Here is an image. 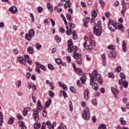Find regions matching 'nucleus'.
I'll use <instances>...</instances> for the list:
<instances>
[{
  "label": "nucleus",
  "mask_w": 129,
  "mask_h": 129,
  "mask_svg": "<svg viewBox=\"0 0 129 129\" xmlns=\"http://www.w3.org/2000/svg\"><path fill=\"white\" fill-rule=\"evenodd\" d=\"M36 47L37 50H39V49H41L42 48V45H41L39 43H38L36 44Z\"/></svg>",
  "instance_id": "ea45409f"
},
{
  "label": "nucleus",
  "mask_w": 129,
  "mask_h": 129,
  "mask_svg": "<svg viewBox=\"0 0 129 129\" xmlns=\"http://www.w3.org/2000/svg\"><path fill=\"white\" fill-rule=\"evenodd\" d=\"M74 70L75 71H76V72H78L79 75H82L83 74V72L81 71L80 69H75Z\"/></svg>",
  "instance_id": "bb28decb"
},
{
  "label": "nucleus",
  "mask_w": 129,
  "mask_h": 129,
  "mask_svg": "<svg viewBox=\"0 0 129 129\" xmlns=\"http://www.w3.org/2000/svg\"><path fill=\"white\" fill-rule=\"evenodd\" d=\"M102 33V29H100V30L93 31L94 35H96V36H101Z\"/></svg>",
  "instance_id": "f8f14e48"
},
{
  "label": "nucleus",
  "mask_w": 129,
  "mask_h": 129,
  "mask_svg": "<svg viewBox=\"0 0 129 129\" xmlns=\"http://www.w3.org/2000/svg\"><path fill=\"white\" fill-rule=\"evenodd\" d=\"M18 123L21 126V129H27L26 126L24 125V122L22 121H19Z\"/></svg>",
  "instance_id": "aec40b11"
},
{
  "label": "nucleus",
  "mask_w": 129,
  "mask_h": 129,
  "mask_svg": "<svg viewBox=\"0 0 129 129\" xmlns=\"http://www.w3.org/2000/svg\"><path fill=\"white\" fill-rule=\"evenodd\" d=\"M92 88L94 90H97L98 89V84L96 83H93L92 85Z\"/></svg>",
  "instance_id": "b1692460"
},
{
  "label": "nucleus",
  "mask_w": 129,
  "mask_h": 129,
  "mask_svg": "<svg viewBox=\"0 0 129 129\" xmlns=\"http://www.w3.org/2000/svg\"><path fill=\"white\" fill-rule=\"evenodd\" d=\"M121 84L125 88H127L128 87V83L125 81V80H123Z\"/></svg>",
  "instance_id": "f3484780"
},
{
  "label": "nucleus",
  "mask_w": 129,
  "mask_h": 129,
  "mask_svg": "<svg viewBox=\"0 0 129 129\" xmlns=\"http://www.w3.org/2000/svg\"><path fill=\"white\" fill-rule=\"evenodd\" d=\"M55 39L57 40V43H60V42H61V38H59L58 35L55 36Z\"/></svg>",
  "instance_id": "a18cd8bd"
},
{
  "label": "nucleus",
  "mask_w": 129,
  "mask_h": 129,
  "mask_svg": "<svg viewBox=\"0 0 129 129\" xmlns=\"http://www.w3.org/2000/svg\"><path fill=\"white\" fill-rule=\"evenodd\" d=\"M80 81L83 84H85L86 82V76H83L80 78Z\"/></svg>",
  "instance_id": "6ab92c4d"
},
{
  "label": "nucleus",
  "mask_w": 129,
  "mask_h": 129,
  "mask_svg": "<svg viewBox=\"0 0 129 129\" xmlns=\"http://www.w3.org/2000/svg\"><path fill=\"white\" fill-rule=\"evenodd\" d=\"M68 45L69 46V47L68 48L67 50L69 52V53H72L73 52V42L72 40H69L68 41Z\"/></svg>",
  "instance_id": "39448f33"
},
{
  "label": "nucleus",
  "mask_w": 129,
  "mask_h": 129,
  "mask_svg": "<svg viewBox=\"0 0 129 129\" xmlns=\"http://www.w3.org/2000/svg\"><path fill=\"white\" fill-rule=\"evenodd\" d=\"M17 61L21 63V64H23V65H25L26 63H27V61L26 60L24 59V57L22 56H19L17 58Z\"/></svg>",
  "instance_id": "0eeeda50"
},
{
  "label": "nucleus",
  "mask_w": 129,
  "mask_h": 129,
  "mask_svg": "<svg viewBox=\"0 0 129 129\" xmlns=\"http://www.w3.org/2000/svg\"><path fill=\"white\" fill-rule=\"evenodd\" d=\"M62 87H63V90H64L65 91H67L68 88H67V86H66V85H64Z\"/></svg>",
  "instance_id": "69168bd1"
},
{
  "label": "nucleus",
  "mask_w": 129,
  "mask_h": 129,
  "mask_svg": "<svg viewBox=\"0 0 129 129\" xmlns=\"http://www.w3.org/2000/svg\"><path fill=\"white\" fill-rule=\"evenodd\" d=\"M49 20L50 21L51 23V26L52 27H55V21H54V20H53V19L52 18H50Z\"/></svg>",
  "instance_id": "79ce46f5"
},
{
  "label": "nucleus",
  "mask_w": 129,
  "mask_h": 129,
  "mask_svg": "<svg viewBox=\"0 0 129 129\" xmlns=\"http://www.w3.org/2000/svg\"><path fill=\"white\" fill-rule=\"evenodd\" d=\"M71 32H72L71 29H69L67 30L66 31L67 35H68V36H70V35H71Z\"/></svg>",
  "instance_id": "49530a36"
},
{
  "label": "nucleus",
  "mask_w": 129,
  "mask_h": 129,
  "mask_svg": "<svg viewBox=\"0 0 129 129\" xmlns=\"http://www.w3.org/2000/svg\"><path fill=\"white\" fill-rule=\"evenodd\" d=\"M29 89H31V88H33L34 91H36V85H33L32 83H29L28 84Z\"/></svg>",
  "instance_id": "dca6fc26"
},
{
  "label": "nucleus",
  "mask_w": 129,
  "mask_h": 129,
  "mask_svg": "<svg viewBox=\"0 0 129 129\" xmlns=\"http://www.w3.org/2000/svg\"><path fill=\"white\" fill-rule=\"evenodd\" d=\"M47 122H48V121H47L46 123L45 122H43L42 123V125L41 129H46L45 128V126H47V128H49V125H47L48 124Z\"/></svg>",
  "instance_id": "4be33fe9"
},
{
  "label": "nucleus",
  "mask_w": 129,
  "mask_h": 129,
  "mask_svg": "<svg viewBox=\"0 0 129 129\" xmlns=\"http://www.w3.org/2000/svg\"><path fill=\"white\" fill-rule=\"evenodd\" d=\"M62 94L64 98H66V97H68L67 93H66L65 91H62Z\"/></svg>",
  "instance_id": "13d9d810"
},
{
  "label": "nucleus",
  "mask_w": 129,
  "mask_h": 129,
  "mask_svg": "<svg viewBox=\"0 0 129 129\" xmlns=\"http://www.w3.org/2000/svg\"><path fill=\"white\" fill-rule=\"evenodd\" d=\"M122 6L123 7V10H124L125 11H126V9H127V7L126 6H124V3H122Z\"/></svg>",
  "instance_id": "052dcab7"
},
{
  "label": "nucleus",
  "mask_w": 129,
  "mask_h": 129,
  "mask_svg": "<svg viewBox=\"0 0 129 129\" xmlns=\"http://www.w3.org/2000/svg\"><path fill=\"white\" fill-rule=\"evenodd\" d=\"M108 28L111 32H114L117 29L118 30H121V31H124V27L122 24L119 23H114L113 21L109 20L108 22Z\"/></svg>",
  "instance_id": "f03ea898"
},
{
  "label": "nucleus",
  "mask_w": 129,
  "mask_h": 129,
  "mask_svg": "<svg viewBox=\"0 0 129 129\" xmlns=\"http://www.w3.org/2000/svg\"><path fill=\"white\" fill-rule=\"evenodd\" d=\"M120 76L121 78L118 81V84L120 86L121 85V83L123 82L122 80H125V76L123 73H120Z\"/></svg>",
  "instance_id": "423d86ee"
},
{
  "label": "nucleus",
  "mask_w": 129,
  "mask_h": 129,
  "mask_svg": "<svg viewBox=\"0 0 129 129\" xmlns=\"http://www.w3.org/2000/svg\"><path fill=\"white\" fill-rule=\"evenodd\" d=\"M67 18L69 21H72V16H71V15L70 14H67Z\"/></svg>",
  "instance_id": "f704fd0d"
},
{
  "label": "nucleus",
  "mask_w": 129,
  "mask_h": 129,
  "mask_svg": "<svg viewBox=\"0 0 129 129\" xmlns=\"http://www.w3.org/2000/svg\"><path fill=\"white\" fill-rule=\"evenodd\" d=\"M90 21V18H89V17H87L85 19H84L83 20L84 26V27H88V26H87V24L89 23Z\"/></svg>",
  "instance_id": "9b49d317"
},
{
  "label": "nucleus",
  "mask_w": 129,
  "mask_h": 129,
  "mask_svg": "<svg viewBox=\"0 0 129 129\" xmlns=\"http://www.w3.org/2000/svg\"><path fill=\"white\" fill-rule=\"evenodd\" d=\"M71 29H74V28H75V25L72 24V23H70L69 24Z\"/></svg>",
  "instance_id": "de8ad7c7"
},
{
  "label": "nucleus",
  "mask_w": 129,
  "mask_h": 129,
  "mask_svg": "<svg viewBox=\"0 0 129 129\" xmlns=\"http://www.w3.org/2000/svg\"><path fill=\"white\" fill-rule=\"evenodd\" d=\"M69 107H70V111H73V104H72V101L69 102Z\"/></svg>",
  "instance_id": "2f4dec72"
},
{
  "label": "nucleus",
  "mask_w": 129,
  "mask_h": 129,
  "mask_svg": "<svg viewBox=\"0 0 129 129\" xmlns=\"http://www.w3.org/2000/svg\"><path fill=\"white\" fill-rule=\"evenodd\" d=\"M107 48L110 50H115V46L113 45H109Z\"/></svg>",
  "instance_id": "58836bf2"
},
{
  "label": "nucleus",
  "mask_w": 129,
  "mask_h": 129,
  "mask_svg": "<svg viewBox=\"0 0 129 129\" xmlns=\"http://www.w3.org/2000/svg\"><path fill=\"white\" fill-rule=\"evenodd\" d=\"M83 118L86 119H90V112L89 111V109L88 108H86L85 110H84L82 113Z\"/></svg>",
  "instance_id": "7ed1b4c3"
},
{
  "label": "nucleus",
  "mask_w": 129,
  "mask_h": 129,
  "mask_svg": "<svg viewBox=\"0 0 129 129\" xmlns=\"http://www.w3.org/2000/svg\"><path fill=\"white\" fill-rule=\"evenodd\" d=\"M59 32H60V33H61V34H64V33H65V32H66L65 29H63V28H60V29H59Z\"/></svg>",
  "instance_id": "8fccbe9b"
},
{
  "label": "nucleus",
  "mask_w": 129,
  "mask_h": 129,
  "mask_svg": "<svg viewBox=\"0 0 129 129\" xmlns=\"http://www.w3.org/2000/svg\"><path fill=\"white\" fill-rule=\"evenodd\" d=\"M98 129H106V125L105 124H99Z\"/></svg>",
  "instance_id": "393cba45"
},
{
  "label": "nucleus",
  "mask_w": 129,
  "mask_h": 129,
  "mask_svg": "<svg viewBox=\"0 0 129 129\" xmlns=\"http://www.w3.org/2000/svg\"><path fill=\"white\" fill-rule=\"evenodd\" d=\"M51 100H48V101H47L45 103V106L46 107H49V106H50V105H51Z\"/></svg>",
  "instance_id": "7c9ffc66"
},
{
  "label": "nucleus",
  "mask_w": 129,
  "mask_h": 129,
  "mask_svg": "<svg viewBox=\"0 0 129 129\" xmlns=\"http://www.w3.org/2000/svg\"><path fill=\"white\" fill-rule=\"evenodd\" d=\"M99 4L101 5V7H104V2H103V0H99Z\"/></svg>",
  "instance_id": "09e8293b"
},
{
  "label": "nucleus",
  "mask_w": 129,
  "mask_h": 129,
  "mask_svg": "<svg viewBox=\"0 0 129 129\" xmlns=\"http://www.w3.org/2000/svg\"><path fill=\"white\" fill-rule=\"evenodd\" d=\"M109 56L112 59L115 58L116 57V52L115 51L110 52L109 54Z\"/></svg>",
  "instance_id": "2eb2a0df"
},
{
  "label": "nucleus",
  "mask_w": 129,
  "mask_h": 129,
  "mask_svg": "<svg viewBox=\"0 0 129 129\" xmlns=\"http://www.w3.org/2000/svg\"><path fill=\"white\" fill-rule=\"evenodd\" d=\"M34 36H35V30L34 29H32L29 31L28 34H26L25 38L28 41H31L32 38H33Z\"/></svg>",
  "instance_id": "20e7f679"
},
{
  "label": "nucleus",
  "mask_w": 129,
  "mask_h": 129,
  "mask_svg": "<svg viewBox=\"0 0 129 129\" xmlns=\"http://www.w3.org/2000/svg\"><path fill=\"white\" fill-rule=\"evenodd\" d=\"M111 91L113 92V93H114V94L115 95V94H116L117 93H119V91H118V90L115 89V88H114V87H112L111 88Z\"/></svg>",
  "instance_id": "5701e85b"
},
{
  "label": "nucleus",
  "mask_w": 129,
  "mask_h": 129,
  "mask_svg": "<svg viewBox=\"0 0 129 129\" xmlns=\"http://www.w3.org/2000/svg\"><path fill=\"white\" fill-rule=\"evenodd\" d=\"M73 57L74 58V59H80L81 58V56H82V55L81 54V53H77L76 52H74L73 53Z\"/></svg>",
  "instance_id": "6e6552de"
},
{
  "label": "nucleus",
  "mask_w": 129,
  "mask_h": 129,
  "mask_svg": "<svg viewBox=\"0 0 129 129\" xmlns=\"http://www.w3.org/2000/svg\"><path fill=\"white\" fill-rule=\"evenodd\" d=\"M94 29L95 30V31H100V30H102L101 26L98 25L95 26Z\"/></svg>",
  "instance_id": "cd10ccee"
},
{
  "label": "nucleus",
  "mask_w": 129,
  "mask_h": 129,
  "mask_svg": "<svg viewBox=\"0 0 129 129\" xmlns=\"http://www.w3.org/2000/svg\"><path fill=\"white\" fill-rule=\"evenodd\" d=\"M34 119L35 121H39V115H35Z\"/></svg>",
  "instance_id": "bf43d9fd"
},
{
  "label": "nucleus",
  "mask_w": 129,
  "mask_h": 129,
  "mask_svg": "<svg viewBox=\"0 0 129 129\" xmlns=\"http://www.w3.org/2000/svg\"><path fill=\"white\" fill-rule=\"evenodd\" d=\"M70 90L73 93H76V89L74 87H71Z\"/></svg>",
  "instance_id": "e433bc0d"
},
{
  "label": "nucleus",
  "mask_w": 129,
  "mask_h": 129,
  "mask_svg": "<svg viewBox=\"0 0 129 129\" xmlns=\"http://www.w3.org/2000/svg\"><path fill=\"white\" fill-rule=\"evenodd\" d=\"M24 110H25V111H30V110H31V107L25 108Z\"/></svg>",
  "instance_id": "338daca9"
},
{
  "label": "nucleus",
  "mask_w": 129,
  "mask_h": 129,
  "mask_svg": "<svg viewBox=\"0 0 129 129\" xmlns=\"http://www.w3.org/2000/svg\"><path fill=\"white\" fill-rule=\"evenodd\" d=\"M54 95H55V93H53L52 91H49V96L50 97H54Z\"/></svg>",
  "instance_id": "a19ab883"
},
{
  "label": "nucleus",
  "mask_w": 129,
  "mask_h": 129,
  "mask_svg": "<svg viewBox=\"0 0 129 129\" xmlns=\"http://www.w3.org/2000/svg\"><path fill=\"white\" fill-rule=\"evenodd\" d=\"M42 114L43 117H46L47 116V112L45 110L42 111Z\"/></svg>",
  "instance_id": "5fc2aeb1"
},
{
  "label": "nucleus",
  "mask_w": 129,
  "mask_h": 129,
  "mask_svg": "<svg viewBox=\"0 0 129 129\" xmlns=\"http://www.w3.org/2000/svg\"><path fill=\"white\" fill-rule=\"evenodd\" d=\"M14 120H15V118L14 117L10 118V119L8 122V123L9 124H12V123H14Z\"/></svg>",
  "instance_id": "c9c22d12"
},
{
  "label": "nucleus",
  "mask_w": 129,
  "mask_h": 129,
  "mask_svg": "<svg viewBox=\"0 0 129 129\" xmlns=\"http://www.w3.org/2000/svg\"><path fill=\"white\" fill-rule=\"evenodd\" d=\"M35 70L38 74H41V71H40V68H35Z\"/></svg>",
  "instance_id": "3c124183"
},
{
  "label": "nucleus",
  "mask_w": 129,
  "mask_h": 129,
  "mask_svg": "<svg viewBox=\"0 0 129 129\" xmlns=\"http://www.w3.org/2000/svg\"><path fill=\"white\" fill-rule=\"evenodd\" d=\"M92 103L94 104V105H97V100H96V99L93 100Z\"/></svg>",
  "instance_id": "4d7b16f0"
},
{
  "label": "nucleus",
  "mask_w": 129,
  "mask_h": 129,
  "mask_svg": "<svg viewBox=\"0 0 129 129\" xmlns=\"http://www.w3.org/2000/svg\"><path fill=\"white\" fill-rule=\"evenodd\" d=\"M123 117H122L120 118L119 121L121 122V124H123V125H124L125 124H126V121L124 120Z\"/></svg>",
  "instance_id": "a878e982"
},
{
  "label": "nucleus",
  "mask_w": 129,
  "mask_h": 129,
  "mask_svg": "<svg viewBox=\"0 0 129 129\" xmlns=\"http://www.w3.org/2000/svg\"><path fill=\"white\" fill-rule=\"evenodd\" d=\"M17 117L18 120H20V119H22V118H23V116H22L20 114H18V115H17Z\"/></svg>",
  "instance_id": "864d4df0"
},
{
  "label": "nucleus",
  "mask_w": 129,
  "mask_h": 129,
  "mask_svg": "<svg viewBox=\"0 0 129 129\" xmlns=\"http://www.w3.org/2000/svg\"><path fill=\"white\" fill-rule=\"evenodd\" d=\"M97 71L95 70L94 71L93 74H89V76L90 77V85H93V83L97 81L99 84H102V80L100 77V74H97Z\"/></svg>",
  "instance_id": "f257e3e1"
},
{
  "label": "nucleus",
  "mask_w": 129,
  "mask_h": 129,
  "mask_svg": "<svg viewBox=\"0 0 129 129\" xmlns=\"http://www.w3.org/2000/svg\"><path fill=\"white\" fill-rule=\"evenodd\" d=\"M72 34L73 35V39L74 40H77V38H78V36L77 35V34H76V31L73 30L72 32Z\"/></svg>",
  "instance_id": "a211bd4d"
},
{
  "label": "nucleus",
  "mask_w": 129,
  "mask_h": 129,
  "mask_svg": "<svg viewBox=\"0 0 129 129\" xmlns=\"http://www.w3.org/2000/svg\"><path fill=\"white\" fill-rule=\"evenodd\" d=\"M9 12H11L12 14H16L18 12V9L16 6H12L9 9Z\"/></svg>",
  "instance_id": "1a4fd4ad"
},
{
  "label": "nucleus",
  "mask_w": 129,
  "mask_h": 129,
  "mask_svg": "<svg viewBox=\"0 0 129 129\" xmlns=\"http://www.w3.org/2000/svg\"><path fill=\"white\" fill-rule=\"evenodd\" d=\"M40 68H41L42 70H43V71H46V67H45L44 65H41Z\"/></svg>",
  "instance_id": "0e129e2a"
},
{
  "label": "nucleus",
  "mask_w": 129,
  "mask_h": 129,
  "mask_svg": "<svg viewBox=\"0 0 129 129\" xmlns=\"http://www.w3.org/2000/svg\"><path fill=\"white\" fill-rule=\"evenodd\" d=\"M37 10L38 13H42V12H43V8H42V7H38L37 8Z\"/></svg>",
  "instance_id": "c03bdc74"
},
{
  "label": "nucleus",
  "mask_w": 129,
  "mask_h": 129,
  "mask_svg": "<svg viewBox=\"0 0 129 129\" xmlns=\"http://www.w3.org/2000/svg\"><path fill=\"white\" fill-rule=\"evenodd\" d=\"M18 49L15 48L14 49H13V53L14 54H15V55H17L18 54Z\"/></svg>",
  "instance_id": "680f3d73"
},
{
  "label": "nucleus",
  "mask_w": 129,
  "mask_h": 129,
  "mask_svg": "<svg viewBox=\"0 0 129 129\" xmlns=\"http://www.w3.org/2000/svg\"><path fill=\"white\" fill-rule=\"evenodd\" d=\"M24 59H25L24 60H25V61H26V60H28V59L29 58V56L28 55H26V54L24 55Z\"/></svg>",
  "instance_id": "774afa93"
},
{
  "label": "nucleus",
  "mask_w": 129,
  "mask_h": 129,
  "mask_svg": "<svg viewBox=\"0 0 129 129\" xmlns=\"http://www.w3.org/2000/svg\"><path fill=\"white\" fill-rule=\"evenodd\" d=\"M84 98L86 99V100H87L88 98H89L88 97V94H89V90L87 89L84 91Z\"/></svg>",
  "instance_id": "ddd939ff"
},
{
  "label": "nucleus",
  "mask_w": 129,
  "mask_h": 129,
  "mask_svg": "<svg viewBox=\"0 0 129 129\" xmlns=\"http://www.w3.org/2000/svg\"><path fill=\"white\" fill-rule=\"evenodd\" d=\"M92 17H93L94 18H96V17H97V13L95 12V10H93L92 11Z\"/></svg>",
  "instance_id": "c85d7f7f"
},
{
  "label": "nucleus",
  "mask_w": 129,
  "mask_h": 129,
  "mask_svg": "<svg viewBox=\"0 0 129 129\" xmlns=\"http://www.w3.org/2000/svg\"><path fill=\"white\" fill-rule=\"evenodd\" d=\"M55 62L57 64H61V59H60V58H56L55 59Z\"/></svg>",
  "instance_id": "603ef678"
},
{
  "label": "nucleus",
  "mask_w": 129,
  "mask_h": 129,
  "mask_svg": "<svg viewBox=\"0 0 129 129\" xmlns=\"http://www.w3.org/2000/svg\"><path fill=\"white\" fill-rule=\"evenodd\" d=\"M33 115H39V111H38V109L34 108V113Z\"/></svg>",
  "instance_id": "72a5a7b5"
},
{
  "label": "nucleus",
  "mask_w": 129,
  "mask_h": 129,
  "mask_svg": "<svg viewBox=\"0 0 129 129\" xmlns=\"http://www.w3.org/2000/svg\"><path fill=\"white\" fill-rule=\"evenodd\" d=\"M48 68L49 69H50V70H54V66L52 65L51 63L48 64Z\"/></svg>",
  "instance_id": "4c0bfd02"
},
{
  "label": "nucleus",
  "mask_w": 129,
  "mask_h": 129,
  "mask_svg": "<svg viewBox=\"0 0 129 129\" xmlns=\"http://www.w3.org/2000/svg\"><path fill=\"white\" fill-rule=\"evenodd\" d=\"M35 64L37 66L36 68H40L41 66V63L38 61L35 62Z\"/></svg>",
  "instance_id": "37998d69"
},
{
  "label": "nucleus",
  "mask_w": 129,
  "mask_h": 129,
  "mask_svg": "<svg viewBox=\"0 0 129 129\" xmlns=\"http://www.w3.org/2000/svg\"><path fill=\"white\" fill-rule=\"evenodd\" d=\"M77 84L78 86H80V87H81L82 86V84L80 83V81L77 80Z\"/></svg>",
  "instance_id": "6e6d98bb"
},
{
  "label": "nucleus",
  "mask_w": 129,
  "mask_h": 129,
  "mask_svg": "<svg viewBox=\"0 0 129 129\" xmlns=\"http://www.w3.org/2000/svg\"><path fill=\"white\" fill-rule=\"evenodd\" d=\"M34 128L35 129H39L41 127V124L35 123L34 125Z\"/></svg>",
  "instance_id": "473e14b6"
},
{
  "label": "nucleus",
  "mask_w": 129,
  "mask_h": 129,
  "mask_svg": "<svg viewBox=\"0 0 129 129\" xmlns=\"http://www.w3.org/2000/svg\"><path fill=\"white\" fill-rule=\"evenodd\" d=\"M56 123L55 122H53V123H51L50 121H47V125H48V128H54V126H56Z\"/></svg>",
  "instance_id": "9d476101"
},
{
  "label": "nucleus",
  "mask_w": 129,
  "mask_h": 129,
  "mask_svg": "<svg viewBox=\"0 0 129 129\" xmlns=\"http://www.w3.org/2000/svg\"><path fill=\"white\" fill-rule=\"evenodd\" d=\"M86 50H89L90 51H92L93 50V47L91 45H88L86 47Z\"/></svg>",
  "instance_id": "c756f323"
},
{
  "label": "nucleus",
  "mask_w": 129,
  "mask_h": 129,
  "mask_svg": "<svg viewBox=\"0 0 129 129\" xmlns=\"http://www.w3.org/2000/svg\"><path fill=\"white\" fill-rule=\"evenodd\" d=\"M122 50L123 52H125L126 51H127V49L126 48V43L125 42V41H123V44L122 45Z\"/></svg>",
  "instance_id": "4468645a"
},
{
  "label": "nucleus",
  "mask_w": 129,
  "mask_h": 129,
  "mask_svg": "<svg viewBox=\"0 0 129 129\" xmlns=\"http://www.w3.org/2000/svg\"><path fill=\"white\" fill-rule=\"evenodd\" d=\"M27 52H28L29 54H33V53H34V48L32 47V46H29L27 49Z\"/></svg>",
  "instance_id": "412c9836"
},
{
  "label": "nucleus",
  "mask_w": 129,
  "mask_h": 129,
  "mask_svg": "<svg viewBox=\"0 0 129 129\" xmlns=\"http://www.w3.org/2000/svg\"><path fill=\"white\" fill-rule=\"evenodd\" d=\"M62 127L63 129H67V127H66V125H64L63 126L60 125L58 126V129H62Z\"/></svg>",
  "instance_id": "e2e57ef3"
}]
</instances>
